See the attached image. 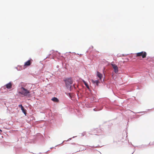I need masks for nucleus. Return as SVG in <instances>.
Segmentation results:
<instances>
[{
    "instance_id": "obj_12",
    "label": "nucleus",
    "mask_w": 154,
    "mask_h": 154,
    "mask_svg": "<svg viewBox=\"0 0 154 154\" xmlns=\"http://www.w3.org/2000/svg\"><path fill=\"white\" fill-rule=\"evenodd\" d=\"M19 107H21V108L22 107H23L22 105H19Z\"/></svg>"
},
{
    "instance_id": "obj_1",
    "label": "nucleus",
    "mask_w": 154,
    "mask_h": 154,
    "mask_svg": "<svg viewBox=\"0 0 154 154\" xmlns=\"http://www.w3.org/2000/svg\"><path fill=\"white\" fill-rule=\"evenodd\" d=\"M19 93L24 96H26L28 94L30 93L29 91L23 87H21L20 88V91Z\"/></svg>"
},
{
    "instance_id": "obj_6",
    "label": "nucleus",
    "mask_w": 154,
    "mask_h": 154,
    "mask_svg": "<svg viewBox=\"0 0 154 154\" xmlns=\"http://www.w3.org/2000/svg\"><path fill=\"white\" fill-rule=\"evenodd\" d=\"M97 74L98 77H99L100 79H101L103 76L102 74L98 72H97Z\"/></svg>"
},
{
    "instance_id": "obj_13",
    "label": "nucleus",
    "mask_w": 154,
    "mask_h": 154,
    "mask_svg": "<svg viewBox=\"0 0 154 154\" xmlns=\"http://www.w3.org/2000/svg\"><path fill=\"white\" fill-rule=\"evenodd\" d=\"M96 84H98V81H96Z\"/></svg>"
},
{
    "instance_id": "obj_8",
    "label": "nucleus",
    "mask_w": 154,
    "mask_h": 154,
    "mask_svg": "<svg viewBox=\"0 0 154 154\" xmlns=\"http://www.w3.org/2000/svg\"><path fill=\"white\" fill-rule=\"evenodd\" d=\"M51 100L54 102H58L59 101L58 99L56 97H54L51 99Z\"/></svg>"
},
{
    "instance_id": "obj_3",
    "label": "nucleus",
    "mask_w": 154,
    "mask_h": 154,
    "mask_svg": "<svg viewBox=\"0 0 154 154\" xmlns=\"http://www.w3.org/2000/svg\"><path fill=\"white\" fill-rule=\"evenodd\" d=\"M147 54L145 51H141L136 54V57L142 56L143 58L146 57Z\"/></svg>"
},
{
    "instance_id": "obj_7",
    "label": "nucleus",
    "mask_w": 154,
    "mask_h": 154,
    "mask_svg": "<svg viewBox=\"0 0 154 154\" xmlns=\"http://www.w3.org/2000/svg\"><path fill=\"white\" fill-rule=\"evenodd\" d=\"M6 88L8 89H10L12 87V84L11 82H10L6 85Z\"/></svg>"
},
{
    "instance_id": "obj_10",
    "label": "nucleus",
    "mask_w": 154,
    "mask_h": 154,
    "mask_svg": "<svg viewBox=\"0 0 154 154\" xmlns=\"http://www.w3.org/2000/svg\"><path fill=\"white\" fill-rule=\"evenodd\" d=\"M83 82H84L85 85L86 87L88 88H89V86L88 84L85 81H83Z\"/></svg>"
},
{
    "instance_id": "obj_5",
    "label": "nucleus",
    "mask_w": 154,
    "mask_h": 154,
    "mask_svg": "<svg viewBox=\"0 0 154 154\" xmlns=\"http://www.w3.org/2000/svg\"><path fill=\"white\" fill-rule=\"evenodd\" d=\"M32 60L31 59L30 60H29L27 61L26 62L24 65V68H26V66H30L31 64V61H32Z\"/></svg>"
},
{
    "instance_id": "obj_9",
    "label": "nucleus",
    "mask_w": 154,
    "mask_h": 154,
    "mask_svg": "<svg viewBox=\"0 0 154 154\" xmlns=\"http://www.w3.org/2000/svg\"><path fill=\"white\" fill-rule=\"evenodd\" d=\"M21 109L23 112L26 115V110L24 109L23 107H22V108H21Z\"/></svg>"
},
{
    "instance_id": "obj_14",
    "label": "nucleus",
    "mask_w": 154,
    "mask_h": 154,
    "mask_svg": "<svg viewBox=\"0 0 154 154\" xmlns=\"http://www.w3.org/2000/svg\"><path fill=\"white\" fill-rule=\"evenodd\" d=\"M0 131L1 132H2V130H1L0 129Z\"/></svg>"
},
{
    "instance_id": "obj_15",
    "label": "nucleus",
    "mask_w": 154,
    "mask_h": 154,
    "mask_svg": "<svg viewBox=\"0 0 154 154\" xmlns=\"http://www.w3.org/2000/svg\"><path fill=\"white\" fill-rule=\"evenodd\" d=\"M73 86H74V87L75 88V86H74V85H73Z\"/></svg>"
},
{
    "instance_id": "obj_4",
    "label": "nucleus",
    "mask_w": 154,
    "mask_h": 154,
    "mask_svg": "<svg viewBox=\"0 0 154 154\" xmlns=\"http://www.w3.org/2000/svg\"><path fill=\"white\" fill-rule=\"evenodd\" d=\"M111 65L114 69V72L116 73H117L118 72V68L116 65L113 62L111 63Z\"/></svg>"
},
{
    "instance_id": "obj_11",
    "label": "nucleus",
    "mask_w": 154,
    "mask_h": 154,
    "mask_svg": "<svg viewBox=\"0 0 154 154\" xmlns=\"http://www.w3.org/2000/svg\"><path fill=\"white\" fill-rule=\"evenodd\" d=\"M149 145L150 146H152V145H154V141H151V142H150L149 143Z\"/></svg>"
},
{
    "instance_id": "obj_2",
    "label": "nucleus",
    "mask_w": 154,
    "mask_h": 154,
    "mask_svg": "<svg viewBox=\"0 0 154 154\" xmlns=\"http://www.w3.org/2000/svg\"><path fill=\"white\" fill-rule=\"evenodd\" d=\"M73 81L71 79L69 78L68 79H66L65 80V83L66 87L67 88H69L71 90L72 86L71 85Z\"/></svg>"
}]
</instances>
